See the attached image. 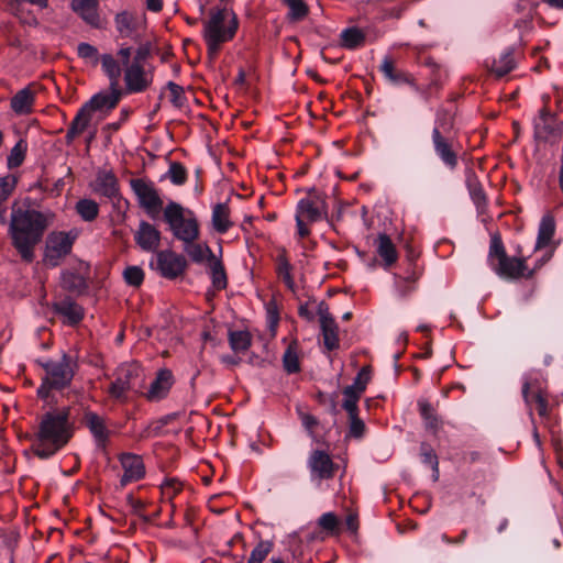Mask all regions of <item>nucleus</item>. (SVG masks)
<instances>
[{"instance_id":"f257e3e1","label":"nucleus","mask_w":563,"mask_h":563,"mask_svg":"<svg viewBox=\"0 0 563 563\" xmlns=\"http://www.w3.org/2000/svg\"><path fill=\"white\" fill-rule=\"evenodd\" d=\"M74 435L70 408L62 407L45 412L33 435V453L46 460L62 450Z\"/></svg>"},{"instance_id":"f03ea898","label":"nucleus","mask_w":563,"mask_h":563,"mask_svg":"<svg viewBox=\"0 0 563 563\" xmlns=\"http://www.w3.org/2000/svg\"><path fill=\"white\" fill-rule=\"evenodd\" d=\"M53 219L52 212L30 208H18L12 211L10 233L14 247L24 261H33L34 246L41 241Z\"/></svg>"},{"instance_id":"7ed1b4c3","label":"nucleus","mask_w":563,"mask_h":563,"mask_svg":"<svg viewBox=\"0 0 563 563\" xmlns=\"http://www.w3.org/2000/svg\"><path fill=\"white\" fill-rule=\"evenodd\" d=\"M238 27L239 21L234 12L227 8L211 9L208 19L203 21L202 31L209 56H216L224 43L233 40Z\"/></svg>"},{"instance_id":"20e7f679","label":"nucleus","mask_w":563,"mask_h":563,"mask_svg":"<svg viewBox=\"0 0 563 563\" xmlns=\"http://www.w3.org/2000/svg\"><path fill=\"white\" fill-rule=\"evenodd\" d=\"M121 93L118 88L111 89L110 92L101 91L93 95L87 102H85L77 111L75 118L65 135V141L70 145L77 136H79L88 128L92 114L95 112L108 113L113 110L119 101Z\"/></svg>"},{"instance_id":"39448f33","label":"nucleus","mask_w":563,"mask_h":563,"mask_svg":"<svg viewBox=\"0 0 563 563\" xmlns=\"http://www.w3.org/2000/svg\"><path fill=\"white\" fill-rule=\"evenodd\" d=\"M163 217L176 240L190 243L199 239V223L191 210L184 208L178 202L170 201L164 208Z\"/></svg>"},{"instance_id":"423d86ee","label":"nucleus","mask_w":563,"mask_h":563,"mask_svg":"<svg viewBox=\"0 0 563 563\" xmlns=\"http://www.w3.org/2000/svg\"><path fill=\"white\" fill-rule=\"evenodd\" d=\"M488 263L493 271L500 277L507 279H518L520 277H530L526 260L520 257H509L506 253L504 243L498 234L490 239L488 251Z\"/></svg>"},{"instance_id":"0eeeda50","label":"nucleus","mask_w":563,"mask_h":563,"mask_svg":"<svg viewBox=\"0 0 563 563\" xmlns=\"http://www.w3.org/2000/svg\"><path fill=\"white\" fill-rule=\"evenodd\" d=\"M328 217V206L324 199L317 194L299 200L296 208V224L300 238L310 234L308 223L319 222Z\"/></svg>"},{"instance_id":"6e6552de","label":"nucleus","mask_w":563,"mask_h":563,"mask_svg":"<svg viewBox=\"0 0 563 563\" xmlns=\"http://www.w3.org/2000/svg\"><path fill=\"white\" fill-rule=\"evenodd\" d=\"M78 236L79 231L77 229L49 233L46 240L45 262L51 266H57L71 252Z\"/></svg>"},{"instance_id":"1a4fd4ad","label":"nucleus","mask_w":563,"mask_h":563,"mask_svg":"<svg viewBox=\"0 0 563 563\" xmlns=\"http://www.w3.org/2000/svg\"><path fill=\"white\" fill-rule=\"evenodd\" d=\"M533 135L538 142L558 144L563 135V122L543 107L533 120Z\"/></svg>"},{"instance_id":"9d476101","label":"nucleus","mask_w":563,"mask_h":563,"mask_svg":"<svg viewBox=\"0 0 563 563\" xmlns=\"http://www.w3.org/2000/svg\"><path fill=\"white\" fill-rule=\"evenodd\" d=\"M130 186L137 198L139 205L148 216L154 218L163 207V200L154 184L143 178H133L130 180Z\"/></svg>"},{"instance_id":"9b49d317","label":"nucleus","mask_w":563,"mask_h":563,"mask_svg":"<svg viewBox=\"0 0 563 563\" xmlns=\"http://www.w3.org/2000/svg\"><path fill=\"white\" fill-rule=\"evenodd\" d=\"M435 155L451 170L459 165V142L454 134H440L438 131L431 134Z\"/></svg>"},{"instance_id":"f8f14e48","label":"nucleus","mask_w":563,"mask_h":563,"mask_svg":"<svg viewBox=\"0 0 563 563\" xmlns=\"http://www.w3.org/2000/svg\"><path fill=\"white\" fill-rule=\"evenodd\" d=\"M45 369L44 378L49 382L54 389H63L68 386L74 377L73 361L66 354L60 361H48L43 364Z\"/></svg>"},{"instance_id":"ddd939ff","label":"nucleus","mask_w":563,"mask_h":563,"mask_svg":"<svg viewBox=\"0 0 563 563\" xmlns=\"http://www.w3.org/2000/svg\"><path fill=\"white\" fill-rule=\"evenodd\" d=\"M139 377V367L123 364L115 372V378L108 388L109 395L117 400L125 401L128 393L134 388Z\"/></svg>"},{"instance_id":"4468645a","label":"nucleus","mask_w":563,"mask_h":563,"mask_svg":"<svg viewBox=\"0 0 563 563\" xmlns=\"http://www.w3.org/2000/svg\"><path fill=\"white\" fill-rule=\"evenodd\" d=\"M156 266L163 277L175 279L185 273L187 262L183 255L173 251H161L156 256Z\"/></svg>"},{"instance_id":"2eb2a0df","label":"nucleus","mask_w":563,"mask_h":563,"mask_svg":"<svg viewBox=\"0 0 563 563\" xmlns=\"http://www.w3.org/2000/svg\"><path fill=\"white\" fill-rule=\"evenodd\" d=\"M144 21L135 12L121 11L114 15V26L120 37L140 40L139 31L143 27Z\"/></svg>"},{"instance_id":"dca6fc26","label":"nucleus","mask_w":563,"mask_h":563,"mask_svg":"<svg viewBox=\"0 0 563 563\" xmlns=\"http://www.w3.org/2000/svg\"><path fill=\"white\" fill-rule=\"evenodd\" d=\"M124 81L129 92H143L152 85L153 75L145 66L130 64L125 68Z\"/></svg>"},{"instance_id":"f3484780","label":"nucleus","mask_w":563,"mask_h":563,"mask_svg":"<svg viewBox=\"0 0 563 563\" xmlns=\"http://www.w3.org/2000/svg\"><path fill=\"white\" fill-rule=\"evenodd\" d=\"M308 467L311 472V476L320 481L330 479L335 473V465L331 456L322 450L311 452L308 459Z\"/></svg>"},{"instance_id":"a211bd4d","label":"nucleus","mask_w":563,"mask_h":563,"mask_svg":"<svg viewBox=\"0 0 563 563\" xmlns=\"http://www.w3.org/2000/svg\"><path fill=\"white\" fill-rule=\"evenodd\" d=\"M119 461L123 468V475L120 479L122 486L142 479L145 475V465L140 455L134 453H122Z\"/></svg>"},{"instance_id":"6ab92c4d","label":"nucleus","mask_w":563,"mask_h":563,"mask_svg":"<svg viewBox=\"0 0 563 563\" xmlns=\"http://www.w3.org/2000/svg\"><path fill=\"white\" fill-rule=\"evenodd\" d=\"M90 187L95 194L109 199L120 196L119 181L112 170L99 169Z\"/></svg>"},{"instance_id":"aec40b11","label":"nucleus","mask_w":563,"mask_h":563,"mask_svg":"<svg viewBox=\"0 0 563 563\" xmlns=\"http://www.w3.org/2000/svg\"><path fill=\"white\" fill-rule=\"evenodd\" d=\"M318 314L324 345L329 351H333L339 346L338 325L325 302L322 301L319 303Z\"/></svg>"},{"instance_id":"412c9836","label":"nucleus","mask_w":563,"mask_h":563,"mask_svg":"<svg viewBox=\"0 0 563 563\" xmlns=\"http://www.w3.org/2000/svg\"><path fill=\"white\" fill-rule=\"evenodd\" d=\"M84 421L92 434L97 448L106 450L110 437V431L106 424V420L96 412L88 411L85 413Z\"/></svg>"},{"instance_id":"4be33fe9","label":"nucleus","mask_w":563,"mask_h":563,"mask_svg":"<svg viewBox=\"0 0 563 563\" xmlns=\"http://www.w3.org/2000/svg\"><path fill=\"white\" fill-rule=\"evenodd\" d=\"M36 98L35 85L30 84L19 90L10 100V108L16 115H27L34 110Z\"/></svg>"},{"instance_id":"5701e85b","label":"nucleus","mask_w":563,"mask_h":563,"mask_svg":"<svg viewBox=\"0 0 563 563\" xmlns=\"http://www.w3.org/2000/svg\"><path fill=\"white\" fill-rule=\"evenodd\" d=\"M134 240L143 251L154 252L161 244V232L153 224L141 221Z\"/></svg>"},{"instance_id":"b1692460","label":"nucleus","mask_w":563,"mask_h":563,"mask_svg":"<svg viewBox=\"0 0 563 563\" xmlns=\"http://www.w3.org/2000/svg\"><path fill=\"white\" fill-rule=\"evenodd\" d=\"M98 5V0H71L70 4L76 14H78L87 24L96 29L101 26Z\"/></svg>"},{"instance_id":"393cba45","label":"nucleus","mask_w":563,"mask_h":563,"mask_svg":"<svg viewBox=\"0 0 563 563\" xmlns=\"http://www.w3.org/2000/svg\"><path fill=\"white\" fill-rule=\"evenodd\" d=\"M53 309L69 325L78 324L84 318V309L70 298L55 302Z\"/></svg>"},{"instance_id":"a878e982","label":"nucleus","mask_w":563,"mask_h":563,"mask_svg":"<svg viewBox=\"0 0 563 563\" xmlns=\"http://www.w3.org/2000/svg\"><path fill=\"white\" fill-rule=\"evenodd\" d=\"M172 385V372L169 369H161L156 378L151 383L146 396L150 400H161L168 394Z\"/></svg>"},{"instance_id":"bb28decb","label":"nucleus","mask_w":563,"mask_h":563,"mask_svg":"<svg viewBox=\"0 0 563 563\" xmlns=\"http://www.w3.org/2000/svg\"><path fill=\"white\" fill-rule=\"evenodd\" d=\"M376 252L384 262V267L388 268L398 260V253L391 239L383 233L375 241Z\"/></svg>"},{"instance_id":"cd10ccee","label":"nucleus","mask_w":563,"mask_h":563,"mask_svg":"<svg viewBox=\"0 0 563 563\" xmlns=\"http://www.w3.org/2000/svg\"><path fill=\"white\" fill-rule=\"evenodd\" d=\"M292 265L290 264L286 251L283 250L277 256H276V274L279 279L283 280V283L286 285L288 289L291 291H295L296 284L292 276Z\"/></svg>"},{"instance_id":"c85d7f7f","label":"nucleus","mask_w":563,"mask_h":563,"mask_svg":"<svg viewBox=\"0 0 563 563\" xmlns=\"http://www.w3.org/2000/svg\"><path fill=\"white\" fill-rule=\"evenodd\" d=\"M555 233V220L553 216L545 214L542 217L539 230H538V238L536 243V250L543 249L548 246L554 236Z\"/></svg>"},{"instance_id":"c756f323","label":"nucleus","mask_w":563,"mask_h":563,"mask_svg":"<svg viewBox=\"0 0 563 563\" xmlns=\"http://www.w3.org/2000/svg\"><path fill=\"white\" fill-rule=\"evenodd\" d=\"M212 225L213 229L223 234L233 225L230 220V208L225 203H218L212 210Z\"/></svg>"},{"instance_id":"7c9ffc66","label":"nucleus","mask_w":563,"mask_h":563,"mask_svg":"<svg viewBox=\"0 0 563 563\" xmlns=\"http://www.w3.org/2000/svg\"><path fill=\"white\" fill-rule=\"evenodd\" d=\"M212 286L216 290H223L228 286V278L224 266L217 256H211L208 263Z\"/></svg>"},{"instance_id":"2f4dec72","label":"nucleus","mask_w":563,"mask_h":563,"mask_svg":"<svg viewBox=\"0 0 563 563\" xmlns=\"http://www.w3.org/2000/svg\"><path fill=\"white\" fill-rule=\"evenodd\" d=\"M103 73L110 80L111 89L118 88L121 77V67L111 54H103L100 57Z\"/></svg>"},{"instance_id":"473e14b6","label":"nucleus","mask_w":563,"mask_h":563,"mask_svg":"<svg viewBox=\"0 0 563 563\" xmlns=\"http://www.w3.org/2000/svg\"><path fill=\"white\" fill-rule=\"evenodd\" d=\"M454 114L451 110L445 108H439L435 113V121L432 132H439L440 134H454Z\"/></svg>"},{"instance_id":"72a5a7b5","label":"nucleus","mask_w":563,"mask_h":563,"mask_svg":"<svg viewBox=\"0 0 563 563\" xmlns=\"http://www.w3.org/2000/svg\"><path fill=\"white\" fill-rule=\"evenodd\" d=\"M466 186H467L470 196H471L472 200L474 201V203L476 205V207L478 209H483L487 203V199H486V195L483 189V186L474 173H467Z\"/></svg>"},{"instance_id":"f704fd0d","label":"nucleus","mask_w":563,"mask_h":563,"mask_svg":"<svg viewBox=\"0 0 563 563\" xmlns=\"http://www.w3.org/2000/svg\"><path fill=\"white\" fill-rule=\"evenodd\" d=\"M516 62L512 51L508 49L501 53L498 58L493 60L490 71L497 76L503 77L515 68Z\"/></svg>"},{"instance_id":"c9c22d12","label":"nucleus","mask_w":563,"mask_h":563,"mask_svg":"<svg viewBox=\"0 0 563 563\" xmlns=\"http://www.w3.org/2000/svg\"><path fill=\"white\" fill-rule=\"evenodd\" d=\"M184 251L195 263H202L203 261H211V256H216L207 244H199L196 242L184 243Z\"/></svg>"},{"instance_id":"e433bc0d","label":"nucleus","mask_w":563,"mask_h":563,"mask_svg":"<svg viewBox=\"0 0 563 563\" xmlns=\"http://www.w3.org/2000/svg\"><path fill=\"white\" fill-rule=\"evenodd\" d=\"M183 490V483L176 478H168L161 485V495L163 501L170 504V514L175 512L174 498Z\"/></svg>"},{"instance_id":"4c0bfd02","label":"nucleus","mask_w":563,"mask_h":563,"mask_svg":"<svg viewBox=\"0 0 563 563\" xmlns=\"http://www.w3.org/2000/svg\"><path fill=\"white\" fill-rule=\"evenodd\" d=\"M317 523L328 536H339L341 532V520L332 511L322 514Z\"/></svg>"},{"instance_id":"58836bf2","label":"nucleus","mask_w":563,"mask_h":563,"mask_svg":"<svg viewBox=\"0 0 563 563\" xmlns=\"http://www.w3.org/2000/svg\"><path fill=\"white\" fill-rule=\"evenodd\" d=\"M75 209L79 217L86 222L96 220L99 214V205L92 199L85 198L78 200Z\"/></svg>"},{"instance_id":"ea45409f","label":"nucleus","mask_w":563,"mask_h":563,"mask_svg":"<svg viewBox=\"0 0 563 563\" xmlns=\"http://www.w3.org/2000/svg\"><path fill=\"white\" fill-rule=\"evenodd\" d=\"M418 406L420 415L424 420L426 427L432 431H438L441 426V421L437 416L435 409L432 407V405L427 400H420Z\"/></svg>"},{"instance_id":"a19ab883","label":"nucleus","mask_w":563,"mask_h":563,"mask_svg":"<svg viewBox=\"0 0 563 563\" xmlns=\"http://www.w3.org/2000/svg\"><path fill=\"white\" fill-rule=\"evenodd\" d=\"M229 344L230 347L236 353L245 352L252 345V336L247 331H230Z\"/></svg>"},{"instance_id":"79ce46f5","label":"nucleus","mask_w":563,"mask_h":563,"mask_svg":"<svg viewBox=\"0 0 563 563\" xmlns=\"http://www.w3.org/2000/svg\"><path fill=\"white\" fill-rule=\"evenodd\" d=\"M365 41L364 33L357 27H349L341 33V44L343 47L354 49L363 45Z\"/></svg>"},{"instance_id":"37998d69","label":"nucleus","mask_w":563,"mask_h":563,"mask_svg":"<svg viewBox=\"0 0 563 563\" xmlns=\"http://www.w3.org/2000/svg\"><path fill=\"white\" fill-rule=\"evenodd\" d=\"M62 287L69 291L80 292L86 288L85 278L75 272H64L60 279Z\"/></svg>"},{"instance_id":"c03bdc74","label":"nucleus","mask_w":563,"mask_h":563,"mask_svg":"<svg viewBox=\"0 0 563 563\" xmlns=\"http://www.w3.org/2000/svg\"><path fill=\"white\" fill-rule=\"evenodd\" d=\"M380 71L393 84L407 82V76L404 73L396 71L393 59L389 56L384 57L380 66Z\"/></svg>"},{"instance_id":"a18cd8bd","label":"nucleus","mask_w":563,"mask_h":563,"mask_svg":"<svg viewBox=\"0 0 563 563\" xmlns=\"http://www.w3.org/2000/svg\"><path fill=\"white\" fill-rule=\"evenodd\" d=\"M284 3L289 8L287 16L291 22L301 21L309 13V8L302 0H284Z\"/></svg>"},{"instance_id":"49530a36","label":"nucleus","mask_w":563,"mask_h":563,"mask_svg":"<svg viewBox=\"0 0 563 563\" xmlns=\"http://www.w3.org/2000/svg\"><path fill=\"white\" fill-rule=\"evenodd\" d=\"M274 548L273 541L261 540L252 550L247 563H263Z\"/></svg>"},{"instance_id":"de8ad7c7","label":"nucleus","mask_w":563,"mask_h":563,"mask_svg":"<svg viewBox=\"0 0 563 563\" xmlns=\"http://www.w3.org/2000/svg\"><path fill=\"white\" fill-rule=\"evenodd\" d=\"M187 176L188 174L186 167L178 162H172L165 175V177L168 178L175 186L184 185L187 180Z\"/></svg>"},{"instance_id":"09e8293b","label":"nucleus","mask_w":563,"mask_h":563,"mask_svg":"<svg viewBox=\"0 0 563 563\" xmlns=\"http://www.w3.org/2000/svg\"><path fill=\"white\" fill-rule=\"evenodd\" d=\"M284 368L288 374H295L300 371V363L295 344H290L283 356Z\"/></svg>"},{"instance_id":"8fccbe9b","label":"nucleus","mask_w":563,"mask_h":563,"mask_svg":"<svg viewBox=\"0 0 563 563\" xmlns=\"http://www.w3.org/2000/svg\"><path fill=\"white\" fill-rule=\"evenodd\" d=\"M344 395V401H343V408L346 410L347 415H354L358 412L357 402L362 396L360 391L355 389V387L346 386L343 389Z\"/></svg>"},{"instance_id":"3c124183","label":"nucleus","mask_w":563,"mask_h":563,"mask_svg":"<svg viewBox=\"0 0 563 563\" xmlns=\"http://www.w3.org/2000/svg\"><path fill=\"white\" fill-rule=\"evenodd\" d=\"M26 143L23 140H20L11 150L7 163L9 168H15L22 165L25 152H26Z\"/></svg>"},{"instance_id":"603ef678","label":"nucleus","mask_w":563,"mask_h":563,"mask_svg":"<svg viewBox=\"0 0 563 563\" xmlns=\"http://www.w3.org/2000/svg\"><path fill=\"white\" fill-rule=\"evenodd\" d=\"M123 279L129 286L140 287L144 280V272L140 266H128L123 271Z\"/></svg>"},{"instance_id":"864d4df0","label":"nucleus","mask_w":563,"mask_h":563,"mask_svg":"<svg viewBox=\"0 0 563 563\" xmlns=\"http://www.w3.org/2000/svg\"><path fill=\"white\" fill-rule=\"evenodd\" d=\"M18 179L13 175H7L4 177H0V203L4 205L7 199L13 192L16 186Z\"/></svg>"},{"instance_id":"5fc2aeb1","label":"nucleus","mask_w":563,"mask_h":563,"mask_svg":"<svg viewBox=\"0 0 563 563\" xmlns=\"http://www.w3.org/2000/svg\"><path fill=\"white\" fill-rule=\"evenodd\" d=\"M77 54L80 58L89 60L93 65L98 64V49L89 43H79L77 46Z\"/></svg>"},{"instance_id":"6e6d98bb","label":"nucleus","mask_w":563,"mask_h":563,"mask_svg":"<svg viewBox=\"0 0 563 563\" xmlns=\"http://www.w3.org/2000/svg\"><path fill=\"white\" fill-rule=\"evenodd\" d=\"M421 456L424 464L431 466V468L435 473V477H438L439 474V461L438 456L435 455L434 451L426 444L421 445Z\"/></svg>"},{"instance_id":"4d7b16f0","label":"nucleus","mask_w":563,"mask_h":563,"mask_svg":"<svg viewBox=\"0 0 563 563\" xmlns=\"http://www.w3.org/2000/svg\"><path fill=\"white\" fill-rule=\"evenodd\" d=\"M371 380V368L368 366H364L358 372L357 376L355 377L354 382L350 387H355L357 391L363 394L366 389V386L368 382Z\"/></svg>"},{"instance_id":"13d9d810","label":"nucleus","mask_w":563,"mask_h":563,"mask_svg":"<svg viewBox=\"0 0 563 563\" xmlns=\"http://www.w3.org/2000/svg\"><path fill=\"white\" fill-rule=\"evenodd\" d=\"M167 89L169 91L170 101L173 102V104H175L176 107H181L185 102V91L183 87L173 81H169L167 84Z\"/></svg>"},{"instance_id":"bf43d9fd","label":"nucleus","mask_w":563,"mask_h":563,"mask_svg":"<svg viewBox=\"0 0 563 563\" xmlns=\"http://www.w3.org/2000/svg\"><path fill=\"white\" fill-rule=\"evenodd\" d=\"M533 397L536 398V410L538 411V415L542 418H545L549 416V409H548V398L547 395L541 390L538 389L533 391Z\"/></svg>"},{"instance_id":"052dcab7","label":"nucleus","mask_w":563,"mask_h":563,"mask_svg":"<svg viewBox=\"0 0 563 563\" xmlns=\"http://www.w3.org/2000/svg\"><path fill=\"white\" fill-rule=\"evenodd\" d=\"M540 389L539 387H534L531 382L525 380L522 385V397L523 400L529 408L530 415L532 413L533 405H536V398L533 397V391Z\"/></svg>"},{"instance_id":"680f3d73","label":"nucleus","mask_w":563,"mask_h":563,"mask_svg":"<svg viewBox=\"0 0 563 563\" xmlns=\"http://www.w3.org/2000/svg\"><path fill=\"white\" fill-rule=\"evenodd\" d=\"M150 55H151V44L150 43L141 44L136 48L134 57H133V60H132L131 64H136V65H140V66H145L144 63L150 57Z\"/></svg>"},{"instance_id":"e2e57ef3","label":"nucleus","mask_w":563,"mask_h":563,"mask_svg":"<svg viewBox=\"0 0 563 563\" xmlns=\"http://www.w3.org/2000/svg\"><path fill=\"white\" fill-rule=\"evenodd\" d=\"M350 418V433L355 437L360 438L364 433L365 424L364 422L358 418V412L354 415H349Z\"/></svg>"},{"instance_id":"0e129e2a","label":"nucleus","mask_w":563,"mask_h":563,"mask_svg":"<svg viewBox=\"0 0 563 563\" xmlns=\"http://www.w3.org/2000/svg\"><path fill=\"white\" fill-rule=\"evenodd\" d=\"M279 317L278 312L275 308L268 307L267 308V322L268 328L273 336L276 334V329L278 325Z\"/></svg>"},{"instance_id":"69168bd1","label":"nucleus","mask_w":563,"mask_h":563,"mask_svg":"<svg viewBox=\"0 0 563 563\" xmlns=\"http://www.w3.org/2000/svg\"><path fill=\"white\" fill-rule=\"evenodd\" d=\"M345 526L347 528L349 531H351L352 533H356L357 529H358V517L356 514L354 512H351L346 516L345 518Z\"/></svg>"},{"instance_id":"338daca9","label":"nucleus","mask_w":563,"mask_h":563,"mask_svg":"<svg viewBox=\"0 0 563 563\" xmlns=\"http://www.w3.org/2000/svg\"><path fill=\"white\" fill-rule=\"evenodd\" d=\"M128 504L131 506L132 510L136 515H141V511L145 507V504L141 499H136L132 495L128 496Z\"/></svg>"},{"instance_id":"774afa93","label":"nucleus","mask_w":563,"mask_h":563,"mask_svg":"<svg viewBox=\"0 0 563 563\" xmlns=\"http://www.w3.org/2000/svg\"><path fill=\"white\" fill-rule=\"evenodd\" d=\"M54 389L53 386H51L49 382H47L44 377L42 378V384L37 388V396L42 399H46L49 395V391Z\"/></svg>"}]
</instances>
